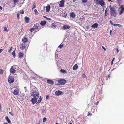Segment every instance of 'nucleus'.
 Listing matches in <instances>:
<instances>
[{"mask_svg":"<svg viewBox=\"0 0 124 124\" xmlns=\"http://www.w3.org/2000/svg\"><path fill=\"white\" fill-rule=\"evenodd\" d=\"M109 7L111 16L113 17H116L117 15V12L115 8L112 7L111 5L109 6Z\"/></svg>","mask_w":124,"mask_h":124,"instance_id":"1","label":"nucleus"},{"mask_svg":"<svg viewBox=\"0 0 124 124\" xmlns=\"http://www.w3.org/2000/svg\"><path fill=\"white\" fill-rule=\"evenodd\" d=\"M95 3L97 4H99L102 6L105 5V3L103 0H97L96 1Z\"/></svg>","mask_w":124,"mask_h":124,"instance_id":"2","label":"nucleus"},{"mask_svg":"<svg viewBox=\"0 0 124 124\" xmlns=\"http://www.w3.org/2000/svg\"><path fill=\"white\" fill-rule=\"evenodd\" d=\"M16 71V66H13L10 69V72L14 74Z\"/></svg>","mask_w":124,"mask_h":124,"instance_id":"3","label":"nucleus"},{"mask_svg":"<svg viewBox=\"0 0 124 124\" xmlns=\"http://www.w3.org/2000/svg\"><path fill=\"white\" fill-rule=\"evenodd\" d=\"M25 44L20 43L19 45L20 47L21 50H23L25 49L26 47Z\"/></svg>","mask_w":124,"mask_h":124,"instance_id":"4","label":"nucleus"},{"mask_svg":"<svg viewBox=\"0 0 124 124\" xmlns=\"http://www.w3.org/2000/svg\"><path fill=\"white\" fill-rule=\"evenodd\" d=\"M31 95L32 96L34 97H36L37 98H38L39 96V93L37 92L36 91L32 92V93H31Z\"/></svg>","mask_w":124,"mask_h":124,"instance_id":"5","label":"nucleus"},{"mask_svg":"<svg viewBox=\"0 0 124 124\" xmlns=\"http://www.w3.org/2000/svg\"><path fill=\"white\" fill-rule=\"evenodd\" d=\"M58 82L60 85H62L66 83V81L65 79H61L59 80Z\"/></svg>","mask_w":124,"mask_h":124,"instance_id":"6","label":"nucleus"},{"mask_svg":"<svg viewBox=\"0 0 124 124\" xmlns=\"http://www.w3.org/2000/svg\"><path fill=\"white\" fill-rule=\"evenodd\" d=\"M8 81L9 83H12L14 81V78L12 76L9 77L8 78Z\"/></svg>","mask_w":124,"mask_h":124,"instance_id":"7","label":"nucleus"},{"mask_svg":"<svg viewBox=\"0 0 124 124\" xmlns=\"http://www.w3.org/2000/svg\"><path fill=\"white\" fill-rule=\"evenodd\" d=\"M65 1L64 0H62L60 2V4H59V6L62 8L64 6Z\"/></svg>","mask_w":124,"mask_h":124,"instance_id":"8","label":"nucleus"},{"mask_svg":"<svg viewBox=\"0 0 124 124\" xmlns=\"http://www.w3.org/2000/svg\"><path fill=\"white\" fill-rule=\"evenodd\" d=\"M123 5H121L119 8V9H121V10L119 11V14L120 15L122 14L124 12V7H123Z\"/></svg>","mask_w":124,"mask_h":124,"instance_id":"9","label":"nucleus"},{"mask_svg":"<svg viewBox=\"0 0 124 124\" xmlns=\"http://www.w3.org/2000/svg\"><path fill=\"white\" fill-rule=\"evenodd\" d=\"M19 93V89L18 88H16L14 90L13 92V94L15 95H18Z\"/></svg>","mask_w":124,"mask_h":124,"instance_id":"10","label":"nucleus"},{"mask_svg":"<svg viewBox=\"0 0 124 124\" xmlns=\"http://www.w3.org/2000/svg\"><path fill=\"white\" fill-rule=\"evenodd\" d=\"M55 94L57 96H59L63 93L61 91L58 90L56 91L55 92Z\"/></svg>","mask_w":124,"mask_h":124,"instance_id":"11","label":"nucleus"},{"mask_svg":"<svg viewBox=\"0 0 124 124\" xmlns=\"http://www.w3.org/2000/svg\"><path fill=\"white\" fill-rule=\"evenodd\" d=\"M28 41V39L25 37H24L22 39V41L24 43L27 42Z\"/></svg>","mask_w":124,"mask_h":124,"instance_id":"12","label":"nucleus"},{"mask_svg":"<svg viewBox=\"0 0 124 124\" xmlns=\"http://www.w3.org/2000/svg\"><path fill=\"white\" fill-rule=\"evenodd\" d=\"M37 101V98L35 97L31 99V102L33 104L36 103Z\"/></svg>","mask_w":124,"mask_h":124,"instance_id":"13","label":"nucleus"},{"mask_svg":"<svg viewBox=\"0 0 124 124\" xmlns=\"http://www.w3.org/2000/svg\"><path fill=\"white\" fill-rule=\"evenodd\" d=\"M19 57L20 58H22L24 55V53L22 52H19L18 54Z\"/></svg>","mask_w":124,"mask_h":124,"instance_id":"14","label":"nucleus"},{"mask_svg":"<svg viewBox=\"0 0 124 124\" xmlns=\"http://www.w3.org/2000/svg\"><path fill=\"white\" fill-rule=\"evenodd\" d=\"M24 19L25 20V22L26 23H29L30 18L29 17L27 16H25L24 17Z\"/></svg>","mask_w":124,"mask_h":124,"instance_id":"15","label":"nucleus"},{"mask_svg":"<svg viewBox=\"0 0 124 124\" xmlns=\"http://www.w3.org/2000/svg\"><path fill=\"white\" fill-rule=\"evenodd\" d=\"M70 27L69 26L67 25H64L62 27V28L64 30L69 29L70 28Z\"/></svg>","mask_w":124,"mask_h":124,"instance_id":"16","label":"nucleus"},{"mask_svg":"<svg viewBox=\"0 0 124 124\" xmlns=\"http://www.w3.org/2000/svg\"><path fill=\"white\" fill-rule=\"evenodd\" d=\"M56 23H53L51 24V25L50 27V28H52L54 29L56 27Z\"/></svg>","mask_w":124,"mask_h":124,"instance_id":"17","label":"nucleus"},{"mask_svg":"<svg viewBox=\"0 0 124 124\" xmlns=\"http://www.w3.org/2000/svg\"><path fill=\"white\" fill-rule=\"evenodd\" d=\"M46 23V21H42L40 23V24L42 26L45 25Z\"/></svg>","mask_w":124,"mask_h":124,"instance_id":"18","label":"nucleus"},{"mask_svg":"<svg viewBox=\"0 0 124 124\" xmlns=\"http://www.w3.org/2000/svg\"><path fill=\"white\" fill-rule=\"evenodd\" d=\"M50 6L49 5H48L46 7V11L47 12H48L50 11Z\"/></svg>","mask_w":124,"mask_h":124,"instance_id":"19","label":"nucleus"},{"mask_svg":"<svg viewBox=\"0 0 124 124\" xmlns=\"http://www.w3.org/2000/svg\"><path fill=\"white\" fill-rule=\"evenodd\" d=\"M98 26V24L97 23H94V24L92 25L91 27L93 28H97Z\"/></svg>","mask_w":124,"mask_h":124,"instance_id":"20","label":"nucleus"},{"mask_svg":"<svg viewBox=\"0 0 124 124\" xmlns=\"http://www.w3.org/2000/svg\"><path fill=\"white\" fill-rule=\"evenodd\" d=\"M70 15L71 17H72L73 18H75L76 15L73 12L71 13Z\"/></svg>","mask_w":124,"mask_h":124,"instance_id":"21","label":"nucleus"},{"mask_svg":"<svg viewBox=\"0 0 124 124\" xmlns=\"http://www.w3.org/2000/svg\"><path fill=\"white\" fill-rule=\"evenodd\" d=\"M47 82L48 84L51 85H53L54 83L53 81L50 80H47Z\"/></svg>","mask_w":124,"mask_h":124,"instance_id":"22","label":"nucleus"},{"mask_svg":"<svg viewBox=\"0 0 124 124\" xmlns=\"http://www.w3.org/2000/svg\"><path fill=\"white\" fill-rule=\"evenodd\" d=\"M78 65L77 64H75L73 67V70H76L78 69Z\"/></svg>","mask_w":124,"mask_h":124,"instance_id":"23","label":"nucleus"},{"mask_svg":"<svg viewBox=\"0 0 124 124\" xmlns=\"http://www.w3.org/2000/svg\"><path fill=\"white\" fill-rule=\"evenodd\" d=\"M84 19L85 18L83 16H81L79 19L80 22L81 23L84 22Z\"/></svg>","mask_w":124,"mask_h":124,"instance_id":"24","label":"nucleus"},{"mask_svg":"<svg viewBox=\"0 0 124 124\" xmlns=\"http://www.w3.org/2000/svg\"><path fill=\"white\" fill-rule=\"evenodd\" d=\"M39 25V24L38 23H37L34 25L33 27L35 29H37L38 28Z\"/></svg>","mask_w":124,"mask_h":124,"instance_id":"25","label":"nucleus"},{"mask_svg":"<svg viewBox=\"0 0 124 124\" xmlns=\"http://www.w3.org/2000/svg\"><path fill=\"white\" fill-rule=\"evenodd\" d=\"M108 9L107 8H106V10L105 11V15L104 16H107L108 15Z\"/></svg>","mask_w":124,"mask_h":124,"instance_id":"26","label":"nucleus"},{"mask_svg":"<svg viewBox=\"0 0 124 124\" xmlns=\"http://www.w3.org/2000/svg\"><path fill=\"white\" fill-rule=\"evenodd\" d=\"M5 119L8 123H11V121L8 117L6 116L5 117Z\"/></svg>","mask_w":124,"mask_h":124,"instance_id":"27","label":"nucleus"},{"mask_svg":"<svg viewBox=\"0 0 124 124\" xmlns=\"http://www.w3.org/2000/svg\"><path fill=\"white\" fill-rule=\"evenodd\" d=\"M12 54L14 58H15L16 57V53L15 50H14L12 53Z\"/></svg>","mask_w":124,"mask_h":124,"instance_id":"28","label":"nucleus"},{"mask_svg":"<svg viewBox=\"0 0 124 124\" xmlns=\"http://www.w3.org/2000/svg\"><path fill=\"white\" fill-rule=\"evenodd\" d=\"M42 99L41 98V97L40 96V97L39 98L38 102H37V104L38 103H40Z\"/></svg>","mask_w":124,"mask_h":124,"instance_id":"29","label":"nucleus"},{"mask_svg":"<svg viewBox=\"0 0 124 124\" xmlns=\"http://www.w3.org/2000/svg\"><path fill=\"white\" fill-rule=\"evenodd\" d=\"M35 30V29L33 27V28H31L30 29V31L32 33Z\"/></svg>","mask_w":124,"mask_h":124,"instance_id":"30","label":"nucleus"},{"mask_svg":"<svg viewBox=\"0 0 124 124\" xmlns=\"http://www.w3.org/2000/svg\"><path fill=\"white\" fill-rule=\"evenodd\" d=\"M63 46V45L61 43L58 46V47L61 48H62Z\"/></svg>","mask_w":124,"mask_h":124,"instance_id":"31","label":"nucleus"},{"mask_svg":"<svg viewBox=\"0 0 124 124\" xmlns=\"http://www.w3.org/2000/svg\"><path fill=\"white\" fill-rule=\"evenodd\" d=\"M117 26L118 27H122V25H120L119 24H115V25H114V26Z\"/></svg>","mask_w":124,"mask_h":124,"instance_id":"32","label":"nucleus"},{"mask_svg":"<svg viewBox=\"0 0 124 124\" xmlns=\"http://www.w3.org/2000/svg\"><path fill=\"white\" fill-rule=\"evenodd\" d=\"M67 16V14L66 13H64L62 14V16L63 17H66Z\"/></svg>","mask_w":124,"mask_h":124,"instance_id":"33","label":"nucleus"},{"mask_svg":"<svg viewBox=\"0 0 124 124\" xmlns=\"http://www.w3.org/2000/svg\"><path fill=\"white\" fill-rule=\"evenodd\" d=\"M36 7L35 3L34 2L33 4L32 9H33L34 8H36Z\"/></svg>","mask_w":124,"mask_h":124,"instance_id":"34","label":"nucleus"},{"mask_svg":"<svg viewBox=\"0 0 124 124\" xmlns=\"http://www.w3.org/2000/svg\"><path fill=\"white\" fill-rule=\"evenodd\" d=\"M60 71L61 72H63V73H66V71L64 70L63 69H61L60 70Z\"/></svg>","mask_w":124,"mask_h":124,"instance_id":"35","label":"nucleus"},{"mask_svg":"<svg viewBox=\"0 0 124 124\" xmlns=\"http://www.w3.org/2000/svg\"><path fill=\"white\" fill-rule=\"evenodd\" d=\"M47 120V119L45 117H44L43 119V122H46Z\"/></svg>","mask_w":124,"mask_h":124,"instance_id":"36","label":"nucleus"},{"mask_svg":"<svg viewBox=\"0 0 124 124\" xmlns=\"http://www.w3.org/2000/svg\"><path fill=\"white\" fill-rule=\"evenodd\" d=\"M88 0H82V3H86Z\"/></svg>","mask_w":124,"mask_h":124,"instance_id":"37","label":"nucleus"},{"mask_svg":"<svg viewBox=\"0 0 124 124\" xmlns=\"http://www.w3.org/2000/svg\"><path fill=\"white\" fill-rule=\"evenodd\" d=\"M4 31L6 32H7L8 30L6 27H5L4 28Z\"/></svg>","mask_w":124,"mask_h":124,"instance_id":"38","label":"nucleus"},{"mask_svg":"<svg viewBox=\"0 0 124 124\" xmlns=\"http://www.w3.org/2000/svg\"><path fill=\"white\" fill-rule=\"evenodd\" d=\"M18 1V0H14L13 2L15 5L16 4V3Z\"/></svg>","mask_w":124,"mask_h":124,"instance_id":"39","label":"nucleus"},{"mask_svg":"<svg viewBox=\"0 0 124 124\" xmlns=\"http://www.w3.org/2000/svg\"><path fill=\"white\" fill-rule=\"evenodd\" d=\"M34 11L36 15H37L38 14V12L36 9H35L34 10Z\"/></svg>","mask_w":124,"mask_h":124,"instance_id":"40","label":"nucleus"},{"mask_svg":"<svg viewBox=\"0 0 124 124\" xmlns=\"http://www.w3.org/2000/svg\"><path fill=\"white\" fill-rule=\"evenodd\" d=\"M0 70V74L1 75L3 73V70L1 69Z\"/></svg>","mask_w":124,"mask_h":124,"instance_id":"41","label":"nucleus"},{"mask_svg":"<svg viewBox=\"0 0 124 124\" xmlns=\"http://www.w3.org/2000/svg\"><path fill=\"white\" fill-rule=\"evenodd\" d=\"M92 115V114H91L90 112H88V113L87 116H90Z\"/></svg>","mask_w":124,"mask_h":124,"instance_id":"42","label":"nucleus"},{"mask_svg":"<svg viewBox=\"0 0 124 124\" xmlns=\"http://www.w3.org/2000/svg\"><path fill=\"white\" fill-rule=\"evenodd\" d=\"M82 76L85 78H86V76L85 74H82Z\"/></svg>","mask_w":124,"mask_h":124,"instance_id":"43","label":"nucleus"},{"mask_svg":"<svg viewBox=\"0 0 124 124\" xmlns=\"http://www.w3.org/2000/svg\"><path fill=\"white\" fill-rule=\"evenodd\" d=\"M42 111L43 113H45V110L44 109H42Z\"/></svg>","mask_w":124,"mask_h":124,"instance_id":"44","label":"nucleus"},{"mask_svg":"<svg viewBox=\"0 0 124 124\" xmlns=\"http://www.w3.org/2000/svg\"><path fill=\"white\" fill-rule=\"evenodd\" d=\"M9 114L11 115L12 116H14V114L12 112H9Z\"/></svg>","mask_w":124,"mask_h":124,"instance_id":"45","label":"nucleus"},{"mask_svg":"<svg viewBox=\"0 0 124 124\" xmlns=\"http://www.w3.org/2000/svg\"><path fill=\"white\" fill-rule=\"evenodd\" d=\"M21 13L22 14H24V11L23 10H21Z\"/></svg>","mask_w":124,"mask_h":124,"instance_id":"46","label":"nucleus"},{"mask_svg":"<svg viewBox=\"0 0 124 124\" xmlns=\"http://www.w3.org/2000/svg\"><path fill=\"white\" fill-rule=\"evenodd\" d=\"M12 49V47H10V49H9V51H8L9 52H10L11 51Z\"/></svg>","mask_w":124,"mask_h":124,"instance_id":"47","label":"nucleus"},{"mask_svg":"<svg viewBox=\"0 0 124 124\" xmlns=\"http://www.w3.org/2000/svg\"><path fill=\"white\" fill-rule=\"evenodd\" d=\"M110 23L111 24L113 25L114 26V25H115V24H114L113 23L112 21H111V20H110Z\"/></svg>","mask_w":124,"mask_h":124,"instance_id":"48","label":"nucleus"},{"mask_svg":"<svg viewBox=\"0 0 124 124\" xmlns=\"http://www.w3.org/2000/svg\"><path fill=\"white\" fill-rule=\"evenodd\" d=\"M17 18L18 19H19V14L18 13H17Z\"/></svg>","mask_w":124,"mask_h":124,"instance_id":"49","label":"nucleus"},{"mask_svg":"<svg viewBox=\"0 0 124 124\" xmlns=\"http://www.w3.org/2000/svg\"><path fill=\"white\" fill-rule=\"evenodd\" d=\"M102 48H103L105 51L106 50V49H105V48H104L103 46H102Z\"/></svg>","mask_w":124,"mask_h":124,"instance_id":"50","label":"nucleus"},{"mask_svg":"<svg viewBox=\"0 0 124 124\" xmlns=\"http://www.w3.org/2000/svg\"><path fill=\"white\" fill-rule=\"evenodd\" d=\"M3 50V49H0V53H1L2 52Z\"/></svg>","mask_w":124,"mask_h":124,"instance_id":"51","label":"nucleus"},{"mask_svg":"<svg viewBox=\"0 0 124 124\" xmlns=\"http://www.w3.org/2000/svg\"><path fill=\"white\" fill-rule=\"evenodd\" d=\"M2 108H1V105L0 104V110H1V109Z\"/></svg>","mask_w":124,"mask_h":124,"instance_id":"52","label":"nucleus"},{"mask_svg":"<svg viewBox=\"0 0 124 124\" xmlns=\"http://www.w3.org/2000/svg\"><path fill=\"white\" fill-rule=\"evenodd\" d=\"M112 32V31L111 30L110 31V32H109V33H110V35H111V32Z\"/></svg>","mask_w":124,"mask_h":124,"instance_id":"53","label":"nucleus"},{"mask_svg":"<svg viewBox=\"0 0 124 124\" xmlns=\"http://www.w3.org/2000/svg\"><path fill=\"white\" fill-rule=\"evenodd\" d=\"M116 50L117 51V53H118L119 52V50L118 48H117L116 49Z\"/></svg>","mask_w":124,"mask_h":124,"instance_id":"54","label":"nucleus"},{"mask_svg":"<svg viewBox=\"0 0 124 124\" xmlns=\"http://www.w3.org/2000/svg\"><path fill=\"white\" fill-rule=\"evenodd\" d=\"M0 9H1V10H2V7L0 6Z\"/></svg>","mask_w":124,"mask_h":124,"instance_id":"55","label":"nucleus"},{"mask_svg":"<svg viewBox=\"0 0 124 124\" xmlns=\"http://www.w3.org/2000/svg\"><path fill=\"white\" fill-rule=\"evenodd\" d=\"M111 65H112L113 64V61H112L111 62Z\"/></svg>","mask_w":124,"mask_h":124,"instance_id":"56","label":"nucleus"},{"mask_svg":"<svg viewBox=\"0 0 124 124\" xmlns=\"http://www.w3.org/2000/svg\"><path fill=\"white\" fill-rule=\"evenodd\" d=\"M69 123L70 124H72V122L71 121H70L69 122Z\"/></svg>","mask_w":124,"mask_h":124,"instance_id":"57","label":"nucleus"},{"mask_svg":"<svg viewBox=\"0 0 124 124\" xmlns=\"http://www.w3.org/2000/svg\"><path fill=\"white\" fill-rule=\"evenodd\" d=\"M99 102V101H97L95 104L96 105H97L98 104V103Z\"/></svg>","mask_w":124,"mask_h":124,"instance_id":"58","label":"nucleus"},{"mask_svg":"<svg viewBox=\"0 0 124 124\" xmlns=\"http://www.w3.org/2000/svg\"><path fill=\"white\" fill-rule=\"evenodd\" d=\"M48 97H49L48 96H47H47H46V99H48Z\"/></svg>","mask_w":124,"mask_h":124,"instance_id":"59","label":"nucleus"},{"mask_svg":"<svg viewBox=\"0 0 124 124\" xmlns=\"http://www.w3.org/2000/svg\"><path fill=\"white\" fill-rule=\"evenodd\" d=\"M46 19H48V20H51V19L50 18H46Z\"/></svg>","mask_w":124,"mask_h":124,"instance_id":"60","label":"nucleus"},{"mask_svg":"<svg viewBox=\"0 0 124 124\" xmlns=\"http://www.w3.org/2000/svg\"><path fill=\"white\" fill-rule=\"evenodd\" d=\"M115 59L114 58H113L112 60V61H113Z\"/></svg>","mask_w":124,"mask_h":124,"instance_id":"61","label":"nucleus"},{"mask_svg":"<svg viewBox=\"0 0 124 124\" xmlns=\"http://www.w3.org/2000/svg\"><path fill=\"white\" fill-rule=\"evenodd\" d=\"M56 85H60V84H56Z\"/></svg>","mask_w":124,"mask_h":124,"instance_id":"62","label":"nucleus"},{"mask_svg":"<svg viewBox=\"0 0 124 124\" xmlns=\"http://www.w3.org/2000/svg\"><path fill=\"white\" fill-rule=\"evenodd\" d=\"M4 124H8L7 123H5Z\"/></svg>","mask_w":124,"mask_h":124,"instance_id":"63","label":"nucleus"},{"mask_svg":"<svg viewBox=\"0 0 124 124\" xmlns=\"http://www.w3.org/2000/svg\"><path fill=\"white\" fill-rule=\"evenodd\" d=\"M55 124H58V123H56Z\"/></svg>","mask_w":124,"mask_h":124,"instance_id":"64","label":"nucleus"}]
</instances>
